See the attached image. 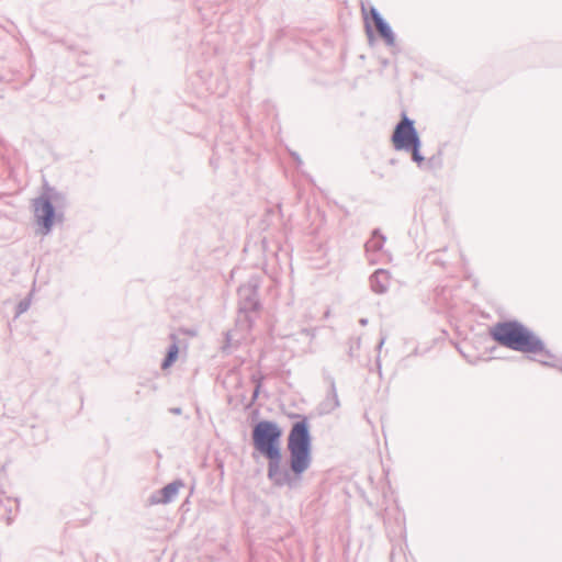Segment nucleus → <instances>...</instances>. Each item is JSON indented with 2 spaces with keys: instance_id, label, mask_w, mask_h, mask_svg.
<instances>
[{
  "instance_id": "nucleus-1",
  "label": "nucleus",
  "mask_w": 562,
  "mask_h": 562,
  "mask_svg": "<svg viewBox=\"0 0 562 562\" xmlns=\"http://www.w3.org/2000/svg\"><path fill=\"white\" fill-rule=\"evenodd\" d=\"M490 335L501 346L513 350L529 353L544 350L542 341L518 322L497 323L490 329Z\"/></svg>"
},
{
  "instance_id": "nucleus-2",
  "label": "nucleus",
  "mask_w": 562,
  "mask_h": 562,
  "mask_svg": "<svg viewBox=\"0 0 562 562\" xmlns=\"http://www.w3.org/2000/svg\"><path fill=\"white\" fill-rule=\"evenodd\" d=\"M291 469L296 474L304 472L311 462L310 426L306 419L295 423L288 438Z\"/></svg>"
},
{
  "instance_id": "nucleus-3",
  "label": "nucleus",
  "mask_w": 562,
  "mask_h": 562,
  "mask_svg": "<svg viewBox=\"0 0 562 562\" xmlns=\"http://www.w3.org/2000/svg\"><path fill=\"white\" fill-rule=\"evenodd\" d=\"M281 429L271 422H260L254 429V445L258 451L271 461L280 460Z\"/></svg>"
},
{
  "instance_id": "nucleus-4",
  "label": "nucleus",
  "mask_w": 562,
  "mask_h": 562,
  "mask_svg": "<svg viewBox=\"0 0 562 562\" xmlns=\"http://www.w3.org/2000/svg\"><path fill=\"white\" fill-rule=\"evenodd\" d=\"M392 143L398 150L408 149L411 146L419 145L417 133L413 122L404 116L401 123L395 127L392 136Z\"/></svg>"
},
{
  "instance_id": "nucleus-5",
  "label": "nucleus",
  "mask_w": 562,
  "mask_h": 562,
  "mask_svg": "<svg viewBox=\"0 0 562 562\" xmlns=\"http://www.w3.org/2000/svg\"><path fill=\"white\" fill-rule=\"evenodd\" d=\"M34 213L37 223L43 225L45 234L49 233L53 226L54 206L48 198L40 196L34 200Z\"/></svg>"
},
{
  "instance_id": "nucleus-6",
  "label": "nucleus",
  "mask_w": 562,
  "mask_h": 562,
  "mask_svg": "<svg viewBox=\"0 0 562 562\" xmlns=\"http://www.w3.org/2000/svg\"><path fill=\"white\" fill-rule=\"evenodd\" d=\"M182 486H183V483L181 481H175V482L167 484L165 487L157 491L156 493H154L150 496V498H149L150 504H153V505L168 504V503L172 502L176 498V496L178 495L180 487H182Z\"/></svg>"
},
{
  "instance_id": "nucleus-7",
  "label": "nucleus",
  "mask_w": 562,
  "mask_h": 562,
  "mask_svg": "<svg viewBox=\"0 0 562 562\" xmlns=\"http://www.w3.org/2000/svg\"><path fill=\"white\" fill-rule=\"evenodd\" d=\"M372 20L376 27L379 34L389 43L392 44L394 42L393 33L391 27L383 21L380 14L375 11H371Z\"/></svg>"
},
{
  "instance_id": "nucleus-8",
  "label": "nucleus",
  "mask_w": 562,
  "mask_h": 562,
  "mask_svg": "<svg viewBox=\"0 0 562 562\" xmlns=\"http://www.w3.org/2000/svg\"><path fill=\"white\" fill-rule=\"evenodd\" d=\"M170 338L173 340V342L169 347L167 357H166V359L164 360V362L161 364L162 369L169 368L176 361V359L178 357L179 348H178V345H177V341H176V336L171 335Z\"/></svg>"
},
{
  "instance_id": "nucleus-9",
  "label": "nucleus",
  "mask_w": 562,
  "mask_h": 562,
  "mask_svg": "<svg viewBox=\"0 0 562 562\" xmlns=\"http://www.w3.org/2000/svg\"><path fill=\"white\" fill-rule=\"evenodd\" d=\"M382 245V237L379 236V235H374L368 243H367V248L369 250H378L380 249Z\"/></svg>"
},
{
  "instance_id": "nucleus-10",
  "label": "nucleus",
  "mask_w": 562,
  "mask_h": 562,
  "mask_svg": "<svg viewBox=\"0 0 562 562\" xmlns=\"http://www.w3.org/2000/svg\"><path fill=\"white\" fill-rule=\"evenodd\" d=\"M418 147H419V145H414V146H411L408 148V150L412 151L413 159L416 162L420 164L424 160V158L419 155Z\"/></svg>"
},
{
  "instance_id": "nucleus-11",
  "label": "nucleus",
  "mask_w": 562,
  "mask_h": 562,
  "mask_svg": "<svg viewBox=\"0 0 562 562\" xmlns=\"http://www.w3.org/2000/svg\"><path fill=\"white\" fill-rule=\"evenodd\" d=\"M30 307V301L29 300H24L22 302L19 303L18 305V314H22L24 312H26Z\"/></svg>"
},
{
  "instance_id": "nucleus-12",
  "label": "nucleus",
  "mask_w": 562,
  "mask_h": 562,
  "mask_svg": "<svg viewBox=\"0 0 562 562\" xmlns=\"http://www.w3.org/2000/svg\"><path fill=\"white\" fill-rule=\"evenodd\" d=\"M234 397H235V398H239V397H240V398L243 400V398H244V394H243V393H237V394H235V395H229V396H228V401H229V403H231V404L233 403V398H234Z\"/></svg>"
},
{
  "instance_id": "nucleus-13",
  "label": "nucleus",
  "mask_w": 562,
  "mask_h": 562,
  "mask_svg": "<svg viewBox=\"0 0 562 562\" xmlns=\"http://www.w3.org/2000/svg\"><path fill=\"white\" fill-rule=\"evenodd\" d=\"M170 413H172L175 415H180L181 414V408L180 407H172V408H170Z\"/></svg>"
},
{
  "instance_id": "nucleus-14",
  "label": "nucleus",
  "mask_w": 562,
  "mask_h": 562,
  "mask_svg": "<svg viewBox=\"0 0 562 562\" xmlns=\"http://www.w3.org/2000/svg\"><path fill=\"white\" fill-rule=\"evenodd\" d=\"M234 337H235V334L233 331H229L227 334V341L231 342L234 339Z\"/></svg>"
},
{
  "instance_id": "nucleus-15",
  "label": "nucleus",
  "mask_w": 562,
  "mask_h": 562,
  "mask_svg": "<svg viewBox=\"0 0 562 562\" xmlns=\"http://www.w3.org/2000/svg\"><path fill=\"white\" fill-rule=\"evenodd\" d=\"M380 277H385V273L384 272H376L374 274V280L379 279Z\"/></svg>"
},
{
  "instance_id": "nucleus-16",
  "label": "nucleus",
  "mask_w": 562,
  "mask_h": 562,
  "mask_svg": "<svg viewBox=\"0 0 562 562\" xmlns=\"http://www.w3.org/2000/svg\"><path fill=\"white\" fill-rule=\"evenodd\" d=\"M257 394H258V390H256V391H255V393H254V397H256V396H257Z\"/></svg>"
}]
</instances>
